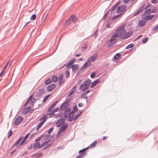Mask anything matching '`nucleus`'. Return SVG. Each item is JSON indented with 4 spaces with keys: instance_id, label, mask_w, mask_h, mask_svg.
<instances>
[{
    "instance_id": "39",
    "label": "nucleus",
    "mask_w": 158,
    "mask_h": 158,
    "mask_svg": "<svg viewBox=\"0 0 158 158\" xmlns=\"http://www.w3.org/2000/svg\"><path fill=\"white\" fill-rule=\"evenodd\" d=\"M44 135V134H42L40 136L37 138L35 140V142H38V141L41 140L42 138L43 137Z\"/></svg>"
},
{
    "instance_id": "31",
    "label": "nucleus",
    "mask_w": 158,
    "mask_h": 158,
    "mask_svg": "<svg viewBox=\"0 0 158 158\" xmlns=\"http://www.w3.org/2000/svg\"><path fill=\"white\" fill-rule=\"evenodd\" d=\"M23 138V136H21L20 137L17 141L16 142L14 143V145H13L12 147H14V146H16L17 144H18L19 143H20V142L21 141V140Z\"/></svg>"
},
{
    "instance_id": "58",
    "label": "nucleus",
    "mask_w": 158,
    "mask_h": 158,
    "mask_svg": "<svg viewBox=\"0 0 158 158\" xmlns=\"http://www.w3.org/2000/svg\"><path fill=\"white\" fill-rule=\"evenodd\" d=\"M65 73L66 74V77H69V76L70 73L68 71H66L65 72Z\"/></svg>"
},
{
    "instance_id": "61",
    "label": "nucleus",
    "mask_w": 158,
    "mask_h": 158,
    "mask_svg": "<svg viewBox=\"0 0 158 158\" xmlns=\"http://www.w3.org/2000/svg\"><path fill=\"white\" fill-rule=\"evenodd\" d=\"M120 2V1L117 2L114 6L117 8V7L119 5Z\"/></svg>"
},
{
    "instance_id": "53",
    "label": "nucleus",
    "mask_w": 158,
    "mask_h": 158,
    "mask_svg": "<svg viewBox=\"0 0 158 158\" xmlns=\"http://www.w3.org/2000/svg\"><path fill=\"white\" fill-rule=\"evenodd\" d=\"M148 38L147 37L144 38V39H143L142 40L143 43V44L145 43L148 41Z\"/></svg>"
},
{
    "instance_id": "21",
    "label": "nucleus",
    "mask_w": 158,
    "mask_h": 158,
    "mask_svg": "<svg viewBox=\"0 0 158 158\" xmlns=\"http://www.w3.org/2000/svg\"><path fill=\"white\" fill-rule=\"evenodd\" d=\"M121 57V55L120 53L116 54L114 56V59L115 60H119Z\"/></svg>"
},
{
    "instance_id": "48",
    "label": "nucleus",
    "mask_w": 158,
    "mask_h": 158,
    "mask_svg": "<svg viewBox=\"0 0 158 158\" xmlns=\"http://www.w3.org/2000/svg\"><path fill=\"white\" fill-rule=\"evenodd\" d=\"M122 14H122H120L119 15H115V16H113L112 18L111 19L112 20H114L116 18H117L118 17L120 16H121Z\"/></svg>"
},
{
    "instance_id": "9",
    "label": "nucleus",
    "mask_w": 158,
    "mask_h": 158,
    "mask_svg": "<svg viewBox=\"0 0 158 158\" xmlns=\"http://www.w3.org/2000/svg\"><path fill=\"white\" fill-rule=\"evenodd\" d=\"M127 8L125 5H122L119 6L117 8V12L118 13H120L125 11Z\"/></svg>"
},
{
    "instance_id": "62",
    "label": "nucleus",
    "mask_w": 158,
    "mask_h": 158,
    "mask_svg": "<svg viewBox=\"0 0 158 158\" xmlns=\"http://www.w3.org/2000/svg\"><path fill=\"white\" fill-rule=\"evenodd\" d=\"M46 144L44 142L42 143L41 145H40V149L42 148L43 147H44L45 145H46Z\"/></svg>"
},
{
    "instance_id": "7",
    "label": "nucleus",
    "mask_w": 158,
    "mask_h": 158,
    "mask_svg": "<svg viewBox=\"0 0 158 158\" xmlns=\"http://www.w3.org/2000/svg\"><path fill=\"white\" fill-rule=\"evenodd\" d=\"M76 61V59L75 58H73V59H71L69 60V61L67 63V65H66V69H70L71 68V66H72V64L75 62Z\"/></svg>"
},
{
    "instance_id": "10",
    "label": "nucleus",
    "mask_w": 158,
    "mask_h": 158,
    "mask_svg": "<svg viewBox=\"0 0 158 158\" xmlns=\"http://www.w3.org/2000/svg\"><path fill=\"white\" fill-rule=\"evenodd\" d=\"M65 123V120L64 118H61L58 119L56 123V127H59L64 124Z\"/></svg>"
},
{
    "instance_id": "15",
    "label": "nucleus",
    "mask_w": 158,
    "mask_h": 158,
    "mask_svg": "<svg viewBox=\"0 0 158 158\" xmlns=\"http://www.w3.org/2000/svg\"><path fill=\"white\" fill-rule=\"evenodd\" d=\"M145 5L144 4H143L140 7L139 9L134 14L133 16H135L142 12L144 9V7H145Z\"/></svg>"
},
{
    "instance_id": "23",
    "label": "nucleus",
    "mask_w": 158,
    "mask_h": 158,
    "mask_svg": "<svg viewBox=\"0 0 158 158\" xmlns=\"http://www.w3.org/2000/svg\"><path fill=\"white\" fill-rule=\"evenodd\" d=\"M63 77L62 75H61L59 77L58 82L59 83L58 84L59 85H60L62 83H63L64 81L63 79Z\"/></svg>"
},
{
    "instance_id": "36",
    "label": "nucleus",
    "mask_w": 158,
    "mask_h": 158,
    "mask_svg": "<svg viewBox=\"0 0 158 158\" xmlns=\"http://www.w3.org/2000/svg\"><path fill=\"white\" fill-rule=\"evenodd\" d=\"M58 80V77H57L55 76L54 75L52 77V82H56Z\"/></svg>"
},
{
    "instance_id": "20",
    "label": "nucleus",
    "mask_w": 158,
    "mask_h": 158,
    "mask_svg": "<svg viewBox=\"0 0 158 158\" xmlns=\"http://www.w3.org/2000/svg\"><path fill=\"white\" fill-rule=\"evenodd\" d=\"M100 82L99 79L96 80L94 81L90 85V88H92L95 86L96 85L98 84Z\"/></svg>"
},
{
    "instance_id": "17",
    "label": "nucleus",
    "mask_w": 158,
    "mask_h": 158,
    "mask_svg": "<svg viewBox=\"0 0 158 158\" xmlns=\"http://www.w3.org/2000/svg\"><path fill=\"white\" fill-rule=\"evenodd\" d=\"M30 133H27L25 136L23 138L22 140L19 143V145H22L24 142L26 141V140L27 139L29 136L30 135Z\"/></svg>"
},
{
    "instance_id": "33",
    "label": "nucleus",
    "mask_w": 158,
    "mask_h": 158,
    "mask_svg": "<svg viewBox=\"0 0 158 158\" xmlns=\"http://www.w3.org/2000/svg\"><path fill=\"white\" fill-rule=\"evenodd\" d=\"M83 111V110H81L80 112H78L77 114L75 115V117L74 118L73 120L75 121L77 118H78L81 114L82 113Z\"/></svg>"
},
{
    "instance_id": "29",
    "label": "nucleus",
    "mask_w": 158,
    "mask_h": 158,
    "mask_svg": "<svg viewBox=\"0 0 158 158\" xmlns=\"http://www.w3.org/2000/svg\"><path fill=\"white\" fill-rule=\"evenodd\" d=\"M151 9H149L145 11L143 14L142 16H144L145 15H150L151 13Z\"/></svg>"
},
{
    "instance_id": "55",
    "label": "nucleus",
    "mask_w": 158,
    "mask_h": 158,
    "mask_svg": "<svg viewBox=\"0 0 158 158\" xmlns=\"http://www.w3.org/2000/svg\"><path fill=\"white\" fill-rule=\"evenodd\" d=\"M65 110L64 111V112L65 113H67L69 112L70 111L71 109L69 108H66L65 109Z\"/></svg>"
},
{
    "instance_id": "49",
    "label": "nucleus",
    "mask_w": 158,
    "mask_h": 158,
    "mask_svg": "<svg viewBox=\"0 0 158 158\" xmlns=\"http://www.w3.org/2000/svg\"><path fill=\"white\" fill-rule=\"evenodd\" d=\"M96 73V71L93 72L90 75V77L92 78H94L95 77Z\"/></svg>"
},
{
    "instance_id": "19",
    "label": "nucleus",
    "mask_w": 158,
    "mask_h": 158,
    "mask_svg": "<svg viewBox=\"0 0 158 158\" xmlns=\"http://www.w3.org/2000/svg\"><path fill=\"white\" fill-rule=\"evenodd\" d=\"M59 102V101L57 100L55 102H54L53 103H52L48 108V111H50L51 109L53 108L54 106L57 104V103Z\"/></svg>"
},
{
    "instance_id": "2",
    "label": "nucleus",
    "mask_w": 158,
    "mask_h": 158,
    "mask_svg": "<svg viewBox=\"0 0 158 158\" xmlns=\"http://www.w3.org/2000/svg\"><path fill=\"white\" fill-rule=\"evenodd\" d=\"M91 82V81L89 79L85 81L80 85L78 89L81 90L83 91L89 88Z\"/></svg>"
},
{
    "instance_id": "6",
    "label": "nucleus",
    "mask_w": 158,
    "mask_h": 158,
    "mask_svg": "<svg viewBox=\"0 0 158 158\" xmlns=\"http://www.w3.org/2000/svg\"><path fill=\"white\" fill-rule=\"evenodd\" d=\"M44 92L45 89H44L41 88L35 92V96L36 97L39 98L44 94Z\"/></svg>"
},
{
    "instance_id": "45",
    "label": "nucleus",
    "mask_w": 158,
    "mask_h": 158,
    "mask_svg": "<svg viewBox=\"0 0 158 158\" xmlns=\"http://www.w3.org/2000/svg\"><path fill=\"white\" fill-rule=\"evenodd\" d=\"M90 92V91L89 90H87L86 91V92H85L83 93L81 95V98H83V96H85V95L86 94H87L88 93H89V92Z\"/></svg>"
},
{
    "instance_id": "4",
    "label": "nucleus",
    "mask_w": 158,
    "mask_h": 158,
    "mask_svg": "<svg viewBox=\"0 0 158 158\" xmlns=\"http://www.w3.org/2000/svg\"><path fill=\"white\" fill-rule=\"evenodd\" d=\"M77 17L74 15H71L70 18L65 22V24L66 25H68L71 23H74L76 22Z\"/></svg>"
},
{
    "instance_id": "50",
    "label": "nucleus",
    "mask_w": 158,
    "mask_h": 158,
    "mask_svg": "<svg viewBox=\"0 0 158 158\" xmlns=\"http://www.w3.org/2000/svg\"><path fill=\"white\" fill-rule=\"evenodd\" d=\"M13 134V132L11 130H10V131L8 132V138H9Z\"/></svg>"
},
{
    "instance_id": "54",
    "label": "nucleus",
    "mask_w": 158,
    "mask_h": 158,
    "mask_svg": "<svg viewBox=\"0 0 158 158\" xmlns=\"http://www.w3.org/2000/svg\"><path fill=\"white\" fill-rule=\"evenodd\" d=\"M133 32L132 31H128L126 33L127 36H128V38L129 37L131 36L133 34Z\"/></svg>"
},
{
    "instance_id": "22",
    "label": "nucleus",
    "mask_w": 158,
    "mask_h": 158,
    "mask_svg": "<svg viewBox=\"0 0 158 158\" xmlns=\"http://www.w3.org/2000/svg\"><path fill=\"white\" fill-rule=\"evenodd\" d=\"M9 61L6 64H5V66H4V67L3 69L1 71V72L0 73V77L2 76L7 66H8V64H9Z\"/></svg>"
},
{
    "instance_id": "56",
    "label": "nucleus",
    "mask_w": 158,
    "mask_h": 158,
    "mask_svg": "<svg viewBox=\"0 0 158 158\" xmlns=\"http://www.w3.org/2000/svg\"><path fill=\"white\" fill-rule=\"evenodd\" d=\"M53 127H52L48 130V134H50L53 131Z\"/></svg>"
},
{
    "instance_id": "44",
    "label": "nucleus",
    "mask_w": 158,
    "mask_h": 158,
    "mask_svg": "<svg viewBox=\"0 0 158 158\" xmlns=\"http://www.w3.org/2000/svg\"><path fill=\"white\" fill-rule=\"evenodd\" d=\"M36 17V15L35 14L32 15L30 19L32 21L34 20L35 19Z\"/></svg>"
},
{
    "instance_id": "40",
    "label": "nucleus",
    "mask_w": 158,
    "mask_h": 158,
    "mask_svg": "<svg viewBox=\"0 0 158 158\" xmlns=\"http://www.w3.org/2000/svg\"><path fill=\"white\" fill-rule=\"evenodd\" d=\"M50 95H51V94H48V95L45 96L43 98V102H46V101L47 99H48V98H49V96Z\"/></svg>"
},
{
    "instance_id": "51",
    "label": "nucleus",
    "mask_w": 158,
    "mask_h": 158,
    "mask_svg": "<svg viewBox=\"0 0 158 158\" xmlns=\"http://www.w3.org/2000/svg\"><path fill=\"white\" fill-rule=\"evenodd\" d=\"M49 112L47 114V115H53L54 114V113H55V112L54 111V110H51L49 111Z\"/></svg>"
},
{
    "instance_id": "25",
    "label": "nucleus",
    "mask_w": 158,
    "mask_h": 158,
    "mask_svg": "<svg viewBox=\"0 0 158 158\" xmlns=\"http://www.w3.org/2000/svg\"><path fill=\"white\" fill-rule=\"evenodd\" d=\"M77 87V86L76 85H74L73 87V88L71 89L70 90V94L68 95V96H69L70 95L72 94L73 92L76 90Z\"/></svg>"
},
{
    "instance_id": "41",
    "label": "nucleus",
    "mask_w": 158,
    "mask_h": 158,
    "mask_svg": "<svg viewBox=\"0 0 158 158\" xmlns=\"http://www.w3.org/2000/svg\"><path fill=\"white\" fill-rule=\"evenodd\" d=\"M44 123V122H41L37 126L36 129V130H38L41 127V126Z\"/></svg>"
},
{
    "instance_id": "42",
    "label": "nucleus",
    "mask_w": 158,
    "mask_h": 158,
    "mask_svg": "<svg viewBox=\"0 0 158 158\" xmlns=\"http://www.w3.org/2000/svg\"><path fill=\"white\" fill-rule=\"evenodd\" d=\"M97 143V141H95L90 145L89 147L91 148L94 147L96 145Z\"/></svg>"
},
{
    "instance_id": "34",
    "label": "nucleus",
    "mask_w": 158,
    "mask_h": 158,
    "mask_svg": "<svg viewBox=\"0 0 158 158\" xmlns=\"http://www.w3.org/2000/svg\"><path fill=\"white\" fill-rule=\"evenodd\" d=\"M78 153H79L82 154V155L84 156H86L87 154V153L85 152L84 151H83V149L79 150Z\"/></svg>"
},
{
    "instance_id": "12",
    "label": "nucleus",
    "mask_w": 158,
    "mask_h": 158,
    "mask_svg": "<svg viewBox=\"0 0 158 158\" xmlns=\"http://www.w3.org/2000/svg\"><path fill=\"white\" fill-rule=\"evenodd\" d=\"M23 120V118L21 116H18L16 118L14 122V124L15 125H17L20 123H21Z\"/></svg>"
},
{
    "instance_id": "28",
    "label": "nucleus",
    "mask_w": 158,
    "mask_h": 158,
    "mask_svg": "<svg viewBox=\"0 0 158 158\" xmlns=\"http://www.w3.org/2000/svg\"><path fill=\"white\" fill-rule=\"evenodd\" d=\"M47 119V115H44L42 117L40 118V121H41V122H44V123L46 121Z\"/></svg>"
},
{
    "instance_id": "24",
    "label": "nucleus",
    "mask_w": 158,
    "mask_h": 158,
    "mask_svg": "<svg viewBox=\"0 0 158 158\" xmlns=\"http://www.w3.org/2000/svg\"><path fill=\"white\" fill-rule=\"evenodd\" d=\"M89 59H88L86 61L83 65V67H85V69L88 66H91V63H90L89 62Z\"/></svg>"
},
{
    "instance_id": "13",
    "label": "nucleus",
    "mask_w": 158,
    "mask_h": 158,
    "mask_svg": "<svg viewBox=\"0 0 158 158\" xmlns=\"http://www.w3.org/2000/svg\"><path fill=\"white\" fill-rule=\"evenodd\" d=\"M56 86V85L55 84H51L48 85L47 87V90L48 91H52L54 89Z\"/></svg>"
},
{
    "instance_id": "64",
    "label": "nucleus",
    "mask_w": 158,
    "mask_h": 158,
    "mask_svg": "<svg viewBox=\"0 0 158 158\" xmlns=\"http://www.w3.org/2000/svg\"><path fill=\"white\" fill-rule=\"evenodd\" d=\"M52 141V140L51 139H48V140H47L44 141V142L46 145L48 144L50 142Z\"/></svg>"
},
{
    "instance_id": "3",
    "label": "nucleus",
    "mask_w": 158,
    "mask_h": 158,
    "mask_svg": "<svg viewBox=\"0 0 158 158\" xmlns=\"http://www.w3.org/2000/svg\"><path fill=\"white\" fill-rule=\"evenodd\" d=\"M33 95L30 96L27 101L24 105V106H27L28 104H29L31 107H33L34 103L36 101L37 99L35 98H33Z\"/></svg>"
},
{
    "instance_id": "43",
    "label": "nucleus",
    "mask_w": 158,
    "mask_h": 158,
    "mask_svg": "<svg viewBox=\"0 0 158 158\" xmlns=\"http://www.w3.org/2000/svg\"><path fill=\"white\" fill-rule=\"evenodd\" d=\"M152 31H154L155 32H156L158 31V25L156 27H153L152 29Z\"/></svg>"
},
{
    "instance_id": "14",
    "label": "nucleus",
    "mask_w": 158,
    "mask_h": 158,
    "mask_svg": "<svg viewBox=\"0 0 158 158\" xmlns=\"http://www.w3.org/2000/svg\"><path fill=\"white\" fill-rule=\"evenodd\" d=\"M68 127V125L67 123L62 126L59 130V133L64 132L67 128Z\"/></svg>"
},
{
    "instance_id": "38",
    "label": "nucleus",
    "mask_w": 158,
    "mask_h": 158,
    "mask_svg": "<svg viewBox=\"0 0 158 158\" xmlns=\"http://www.w3.org/2000/svg\"><path fill=\"white\" fill-rule=\"evenodd\" d=\"M124 26L121 25L120 26L118 27L116 29V31L118 32L119 33V31H121L124 28Z\"/></svg>"
},
{
    "instance_id": "32",
    "label": "nucleus",
    "mask_w": 158,
    "mask_h": 158,
    "mask_svg": "<svg viewBox=\"0 0 158 158\" xmlns=\"http://www.w3.org/2000/svg\"><path fill=\"white\" fill-rule=\"evenodd\" d=\"M74 115H72L71 114H69L68 115V121L69 122L72 121L73 119H74Z\"/></svg>"
},
{
    "instance_id": "1",
    "label": "nucleus",
    "mask_w": 158,
    "mask_h": 158,
    "mask_svg": "<svg viewBox=\"0 0 158 158\" xmlns=\"http://www.w3.org/2000/svg\"><path fill=\"white\" fill-rule=\"evenodd\" d=\"M119 35L118 33H117L113 34L110 40V43L108 44L107 47L111 48L117 42V40L115 39V38L119 37Z\"/></svg>"
},
{
    "instance_id": "16",
    "label": "nucleus",
    "mask_w": 158,
    "mask_h": 158,
    "mask_svg": "<svg viewBox=\"0 0 158 158\" xmlns=\"http://www.w3.org/2000/svg\"><path fill=\"white\" fill-rule=\"evenodd\" d=\"M155 15H148L146 16L145 15L144 16H142V18L145 19L146 21H148L149 20L152 19L154 16Z\"/></svg>"
},
{
    "instance_id": "11",
    "label": "nucleus",
    "mask_w": 158,
    "mask_h": 158,
    "mask_svg": "<svg viewBox=\"0 0 158 158\" xmlns=\"http://www.w3.org/2000/svg\"><path fill=\"white\" fill-rule=\"evenodd\" d=\"M31 106H30L24 107L22 110L21 111V114L22 115H25L27 114L30 111Z\"/></svg>"
},
{
    "instance_id": "8",
    "label": "nucleus",
    "mask_w": 158,
    "mask_h": 158,
    "mask_svg": "<svg viewBox=\"0 0 158 158\" xmlns=\"http://www.w3.org/2000/svg\"><path fill=\"white\" fill-rule=\"evenodd\" d=\"M98 56L97 52H95L93 53L88 59H89V62L91 63V62H94L97 59Z\"/></svg>"
},
{
    "instance_id": "59",
    "label": "nucleus",
    "mask_w": 158,
    "mask_h": 158,
    "mask_svg": "<svg viewBox=\"0 0 158 158\" xmlns=\"http://www.w3.org/2000/svg\"><path fill=\"white\" fill-rule=\"evenodd\" d=\"M116 8V7L113 5L111 9L108 10L109 11H113Z\"/></svg>"
},
{
    "instance_id": "27",
    "label": "nucleus",
    "mask_w": 158,
    "mask_h": 158,
    "mask_svg": "<svg viewBox=\"0 0 158 158\" xmlns=\"http://www.w3.org/2000/svg\"><path fill=\"white\" fill-rule=\"evenodd\" d=\"M40 143L39 142H36L34 143L33 145V148L34 149L37 148L38 149H40Z\"/></svg>"
},
{
    "instance_id": "57",
    "label": "nucleus",
    "mask_w": 158,
    "mask_h": 158,
    "mask_svg": "<svg viewBox=\"0 0 158 158\" xmlns=\"http://www.w3.org/2000/svg\"><path fill=\"white\" fill-rule=\"evenodd\" d=\"M52 143H49L48 144H47L46 145V146L43 149V150H45L47 148H49L51 145H52Z\"/></svg>"
},
{
    "instance_id": "63",
    "label": "nucleus",
    "mask_w": 158,
    "mask_h": 158,
    "mask_svg": "<svg viewBox=\"0 0 158 158\" xmlns=\"http://www.w3.org/2000/svg\"><path fill=\"white\" fill-rule=\"evenodd\" d=\"M85 156L80 154L79 155L76 156V158H83Z\"/></svg>"
},
{
    "instance_id": "30",
    "label": "nucleus",
    "mask_w": 158,
    "mask_h": 158,
    "mask_svg": "<svg viewBox=\"0 0 158 158\" xmlns=\"http://www.w3.org/2000/svg\"><path fill=\"white\" fill-rule=\"evenodd\" d=\"M145 23V22L143 20H141L138 23V26L139 27H141L144 26Z\"/></svg>"
},
{
    "instance_id": "5",
    "label": "nucleus",
    "mask_w": 158,
    "mask_h": 158,
    "mask_svg": "<svg viewBox=\"0 0 158 158\" xmlns=\"http://www.w3.org/2000/svg\"><path fill=\"white\" fill-rule=\"evenodd\" d=\"M70 100V98H66L65 101L60 106V109L61 111L63 110V109H65L69 106Z\"/></svg>"
},
{
    "instance_id": "52",
    "label": "nucleus",
    "mask_w": 158,
    "mask_h": 158,
    "mask_svg": "<svg viewBox=\"0 0 158 158\" xmlns=\"http://www.w3.org/2000/svg\"><path fill=\"white\" fill-rule=\"evenodd\" d=\"M109 12V11L108 10L107 12L104 15L102 19L103 20H106V18H107L108 13Z\"/></svg>"
},
{
    "instance_id": "35",
    "label": "nucleus",
    "mask_w": 158,
    "mask_h": 158,
    "mask_svg": "<svg viewBox=\"0 0 158 158\" xmlns=\"http://www.w3.org/2000/svg\"><path fill=\"white\" fill-rule=\"evenodd\" d=\"M42 155V154L41 153H39L38 154L35 153L32 155L31 156L33 157H36V158H38V157L41 156Z\"/></svg>"
},
{
    "instance_id": "60",
    "label": "nucleus",
    "mask_w": 158,
    "mask_h": 158,
    "mask_svg": "<svg viewBox=\"0 0 158 158\" xmlns=\"http://www.w3.org/2000/svg\"><path fill=\"white\" fill-rule=\"evenodd\" d=\"M73 110L77 112L78 110V109L76 105H75L73 107Z\"/></svg>"
},
{
    "instance_id": "47",
    "label": "nucleus",
    "mask_w": 158,
    "mask_h": 158,
    "mask_svg": "<svg viewBox=\"0 0 158 158\" xmlns=\"http://www.w3.org/2000/svg\"><path fill=\"white\" fill-rule=\"evenodd\" d=\"M51 137V135L49 134L46 135L44 138V139L45 140H47L49 139Z\"/></svg>"
},
{
    "instance_id": "37",
    "label": "nucleus",
    "mask_w": 158,
    "mask_h": 158,
    "mask_svg": "<svg viewBox=\"0 0 158 158\" xmlns=\"http://www.w3.org/2000/svg\"><path fill=\"white\" fill-rule=\"evenodd\" d=\"M52 82V81L50 78H48L44 81V84L46 85H48Z\"/></svg>"
},
{
    "instance_id": "26",
    "label": "nucleus",
    "mask_w": 158,
    "mask_h": 158,
    "mask_svg": "<svg viewBox=\"0 0 158 158\" xmlns=\"http://www.w3.org/2000/svg\"><path fill=\"white\" fill-rule=\"evenodd\" d=\"M72 69V70L73 72H75L78 68L77 64H73L71 67Z\"/></svg>"
},
{
    "instance_id": "18",
    "label": "nucleus",
    "mask_w": 158,
    "mask_h": 158,
    "mask_svg": "<svg viewBox=\"0 0 158 158\" xmlns=\"http://www.w3.org/2000/svg\"><path fill=\"white\" fill-rule=\"evenodd\" d=\"M123 33L121 31L120 32L119 37L121 40L123 39H126L128 38V36H127L126 33H125L123 35V36L122 37L123 35Z\"/></svg>"
},
{
    "instance_id": "46",
    "label": "nucleus",
    "mask_w": 158,
    "mask_h": 158,
    "mask_svg": "<svg viewBox=\"0 0 158 158\" xmlns=\"http://www.w3.org/2000/svg\"><path fill=\"white\" fill-rule=\"evenodd\" d=\"M134 45L132 44H129L126 47V49H129V48H132L133 47H134Z\"/></svg>"
}]
</instances>
